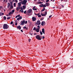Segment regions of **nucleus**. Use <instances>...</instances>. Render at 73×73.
<instances>
[{
    "instance_id": "obj_40",
    "label": "nucleus",
    "mask_w": 73,
    "mask_h": 73,
    "mask_svg": "<svg viewBox=\"0 0 73 73\" xmlns=\"http://www.w3.org/2000/svg\"><path fill=\"white\" fill-rule=\"evenodd\" d=\"M15 25L16 26H17V22H16Z\"/></svg>"
},
{
    "instance_id": "obj_20",
    "label": "nucleus",
    "mask_w": 73,
    "mask_h": 73,
    "mask_svg": "<svg viewBox=\"0 0 73 73\" xmlns=\"http://www.w3.org/2000/svg\"><path fill=\"white\" fill-rule=\"evenodd\" d=\"M13 14V13L12 12H9V13L8 15H11V14Z\"/></svg>"
},
{
    "instance_id": "obj_39",
    "label": "nucleus",
    "mask_w": 73,
    "mask_h": 73,
    "mask_svg": "<svg viewBox=\"0 0 73 73\" xmlns=\"http://www.w3.org/2000/svg\"><path fill=\"white\" fill-rule=\"evenodd\" d=\"M61 5V6H62V8H63L64 7V6L63 5Z\"/></svg>"
},
{
    "instance_id": "obj_21",
    "label": "nucleus",
    "mask_w": 73,
    "mask_h": 73,
    "mask_svg": "<svg viewBox=\"0 0 73 73\" xmlns=\"http://www.w3.org/2000/svg\"><path fill=\"white\" fill-rule=\"evenodd\" d=\"M45 10V7H43V8L42 10L41 11L42 12L44 11Z\"/></svg>"
},
{
    "instance_id": "obj_11",
    "label": "nucleus",
    "mask_w": 73,
    "mask_h": 73,
    "mask_svg": "<svg viewBox=\"0 0 73 73\" xmlns=\"http://www.w3.org/2000/svg\"><path fill=\"white\" fill-rule=\"evenodd\" d=\"M21 9V7L20 6H18V7H17L16 9L17 11H18L19 9Z\"/></svg>"
},
{
    "instance_id": "obj_63",
    "label": "nucleus",
    "mask_w": 73,
    "mask_h": 73,
    "mask_svg": "<svg viewBox=\"0 0 73 73\" xmlns=\"http://www.w3.org/2000/svg\"><path fill=\"white\" fill-rule=\"evenodd\" d=\"M14 26V24H13L12 25V26L13 27Z\"/></svg>"
},
{
    "instance_id": "obj_14",
    "label": "nucleus",
    "mask_w": 73,
    "mask_h": 73,
    "mask_svg": "<svg viewBox=\"0 0 73 73\" xmlns=\"http://www.w3.org/2000/svg\"><path fill=\"white\" fill-rule=\"evenodd\" d=\"M7 5H8V6H7V8H9V7L10 6H11V4H10V3H8Z\"/></svg>"
},
{
    "instance_id": "obj_44",
    "label": "nucleus",
    "mask_w": 73,
    "mask_h": 73,
    "mask_svg": "<svg viewBox=\"0 0 73 73\" xmlns=\"http://www.w3.org/2000/svg\"><path fill=\"white\" fill-rule=\"evenodd\" d=\"M3 8V7L0 6V9H2Z\"/></svg>"
},
{
    "instance_id": "obj_42",
    "label": "nucleus",
    "mask_w": 73,
    "mask_h": 73,
    "mask_svg": "<svg viewBox=\"0 0 73 73\" xmlns=\"http://www.w3.org/2000/svg\"><path fill=\"white\" fill-rule=\"evenodd\" d=\"M15 1L16 3H17L18 2V1L17 0H15Z\"/></svg>"
},
{
    "instance_id": "obj_32",
    "label": "nucleus",
    "mask_w": 73,
    "mask_h": 73,
    "mask_svg": "<svg viewBox=\"0 0 73 73\" xmlns=\"http://www.w3.org/2000/svg\"><path fill=\"white\" fill-rule=\"evenodd\" d=\"M14 5V7H16V3H14V4H13Z\"/></svg>"
},
{
    "instance_id": "obj_13",
    "label": "nucleus",
    "mask_w": 73,
    "mask_h": 73,
    "mask_svg": "<svg viewBox=\"0 0 73 73\" xmlns=\"http://www.w3.org/2000/svg\"><path fill=\"white\" fill-rule=\"evenodd\" d=\"M32 19V21H35L36 19V18L35 17H33Z\"/></svg>"
},
{
    "instance_id": "obj_48",
    "label": "nucleus",
    "mask_w": 73,
    "mask_h": 73,
    "mask_svg": "<svg viewBox=\"0 0 73 73\" xmlns=\"http://www.w3.org/2000/svg\"><path fill=\"white\" fill-rule=\"evenodd\" d=\"M44 38H45V37H44V36H42V39H44Z\"/></svg>"
},
{
    "instance_id": "obj_36",
    "label": "nucleus",
    "mask_w": 73,
    "mask_h": 73,
    "mask_svg": "<svg viewBox=\"0 0 73 73\" xmlns=\"http://www.w3.org/2000/svg\"><path fill=\"white\" fill-rule=\"evenodd\" d=\"M40 34L42 35L43 34V33L42 32H40Z\"/></svg>"
},
{
    "instance_id": "obj_17",
    "label": "nucleus",
    "mask_w": 73,
    "mask_h": 73,
    "mask_svg": "<svg viewBox=\"0 0 73 73\" xmlns=\"http://www.w3.org/2000/svg\"><path fill=\"white\" fill-rule=\"evenodd\" d=\"M45 31H44V29L43 28L42 29V32L44 34H45Z\"/></svg>"
},
{
    "instance_id": "obj_50",
    "label": "nucleus",
    "mask_w": 73,
    "mask_h": 73,
    "mask_svg": "<svg viewBox=\"0 0 73 73\" xmlns=\"http://www.w3.org/2000/svg\"><path fill=\"white\" fill-rule=\"evenodd\" d=\"M45 15H46L45 14H44L43 16H45Z\"/></svg>"
},
{
    "instance_id": "obj_27",
    "label": "nucleus",
    "mask_w": 73,
    "mask_h": 73,
    "mask_svg": "<svg viewBox=\"0 0 73 73\" xmlns=\"http://www.w3.org/2000/svg\"><path fill=\"white\" fill-rule=\"evenodd\" d=\"M3 18L5 20H6V16H4V17H3Z\"/></svg>"
},
{
    "instance_id": "obj_64",
    "label": "nucleus",
    "mask_w": 73,
    "mask_h": 73,
    "mask_svg": "<svg viewBox=\"0 0 73 73\" xmlns=\"http://www.w3.org/2000/svg\"><path fill=\"white\" fill-rule=\"evenodd\" d=\"M55 8V7H52V8H53L54 9Z\"/></svg>"
},
{
    "instance_id": "obj_60",
    "label": "nucleus",
    "mask_w": 73,
    "mask_h": 73,
    "mask_svg": "<svg viewBox=\"0 0 73 73\" xmlns=\"http://www.w3.org/2000/svg\"><path fill=\"white\" fill-rule=\"evenodd\" d=\"M18 17H17V16H16V17H15V18H17Z\"/></svg>"
},
{
    "instance_id": "obj_3",
    "label": "nucleus",
    "mask_w": 73,
    "mask_h": 73,
    "mask_svg": "<svg viewBox=\"0 0 73 73\" xmlns=\"http://www.w3.org/2000/svg\"><path fill=\"white\" fill-rule=\"evenodd\" d=\"M36 38L37 40H41L42 39V37H41V36L40 35H37L36 36Z\"/></svg>"
},
{
    "instance_id": "obj_10",
    "label": "nucleus",
    "mask_w": 73,
    "mask_h": 73,
    "mask_svg": "<svg viewBox=\"0 0 73 73\" xmlns=\"http://www.w3.org/2000/svg\"><path fill=\"white\" fill-rule=\"evenodd\" d=\"M23 8H21V10H24L26 8V7L24 5L23 6Z\"/></svg>"
},
{
    "instance_id": "obj_52",
    "label": "nucleus",
    "mask_w": 73,
    "mask_h": 73,
    "mask_svg": "<svg viewBox=\"0 0 73 73\" xmlns=\"http://www.w3.org/2000/svg\"><path fill=\"white\" fill-rule=\"evenodd\" d=\"M44 19V17H42V18H41V20H43Z\"/></svg>"
},
{
    "instance_id": "obj_15",
    "label": "nucleus",
    "mask_w": 73,
    "mask_h": 73,
    "mask_svg": "<svg viewBox=\"0 0 73 73\" xmlns=\"http://www.w3.org/2000/svg\"><path fill=\"white\" fill-rule=\"evenodd\" d=\"M17 28L20 30L21 29V27H20V25H19L17 27Z\"/></svg>"
},
{
    "instance_id": "obj_55",
    "label": "nucleus",
    "mask_w": 73,
    "mask_h": 73,
    "mask_svg": "<svg viewBox=\"0 0 73 73\" xmlns=\"http://www.w3.org/2000/svg\"><path fill=\"white\" fill-rule=\"evenodd\" d=\"M21 31L22 32H23V30H21Z\"/></svg>"
},
{
    "instance_id": "obj_8",
    "label": "nucleus",
    "mask_w": 73,
    "mask_h": 73,
    "mask_svg": "<svg viewBox=\"0 0 73 73\" xmlns=\"http://www.w3.org/2000/svg\"><path fill=\"white\" fill-rule=\"evenodd\" d=\"M21 24L20 25H23L25 24V21L24 20L23 21H21Z\"/></svg>"
},
{
    "instance_id": "obj_28",
    "label": "nucleus",
    "mask_w": 73,
    "mask_h": 73,
    "mask_svg": "<svg viewBox=\"0 0 73 73\" xmlns=\"http://www.w3.org/2000/svg\"><path fill=\"white\" fill-rule=\"evenodd\" d=\"M37 29H36V27H34V30L35 31H36V30Z\"/></svg>"
},
{
    "instance_id": "obj_16",
    "label": "nucleus",
    "mask_w": 73,
    "mask_h": 73,
    "mask_svg": "<svg viewBox=\"0 0 73 73\" xmlns=\"http://www.w3.org/2000/svg\"><path fill=\"white\" fill-rule=\"evenodd\" d=\"M46 6L47 7H48L49 5H50V3H46Z\"/></svg>"
},
{
    "instance_id": "obj_58",
    "label": "nucleus",
    "mask_w": 73,
    "mask_h": 73,
    "mask_svg": "<svg viewBox=\"0 0 73 73\" xmlns=\"http://www.w3.org/2000/svg\"><path fill=\"white\" fill-rule=\"evenodd\" d=\"M35 15L37 16V14H36V13H35Z\"/></svg>"
},
{
    "instance_id": "obj_9",
    "label": "nucleus",
    "mask_w": 73,
    "mask_h": 73,
    "mask_svg": "<svg viewBox=\"0 0 73 73\" xmlns=\"http://www.w3.org/2000/svg\"><path fill=\"white\" fill-rule=\"evenodd\" d=\"M22 16H20L19 17H18L17 19V20H18V21H19V19H22Z\"/></svg>"
},
{
    "instance_id": "obj_29",
    "label": "nucleus",
    "mask_w": 73,
    "mask_h": 73,
    "mask_svg": "<svg viewBox=\"0 0 73 73\" xmlns=\"http://www.w3.org/2000/svg\"><path fill=\"white\" fill-rule=\"evenodd\" d=\"M13 21H11V22L10 24H11V25H12V24H13Z\"/></svg>"
},
{
    "instance_id": "obj_53",
    "label": "nucleus",
    "mask_w": 73,
    "mask_h": 73,
    "mask_svg": "<svg viewBox=\"0 0 73 73\" xmlns=\"http://www.w3.org/2000/svg\"><path fill=\"white\" fill-rule=\"evenodd\" d=\"M40 14H41V15L42 16H43V14L41 13Z\"/></svg>"
},
{
    "instance_id": "obj_4",
    "label": "nucleus",
    "mask_w": 73,
    "mask_h": 73,
    "mask_svg": "<svg viewBox=\"0 0 73 73\" xmlns=\"http://www.w3.org/2000/svg\"><path fill=\"white\" fill-rule=\"evenodd\" d=\"M27 0H23L22 1L20 2L21 3H22L23 5H26V3L27 2Z\"/></svg>"
},
{
    "instance_id": "obj_24",
    "label": "nucleus",
    "mask_w": 73,
    "mask_h": 73,
    "mask_svg": "<svg viewBox=\"0 0 73 73\" xmlns=\"http://www.w3.org/2000/svg\"><path fill=\"white\" fill-rule=\"evenodd\" d=\"M38 3L39 4H42L43 3V2H40L39 1L38 2Z\"/></svg>"
},
{
    "instance_id": "obj_56",
    "label": "nucleus",
    "mask_w": 73,
    "mask_h": 73,
    "mask_svg": "<svg viewBox=\"0 0 73 73\" xmlns=\"http://www.w3.org/2000/svg\"><path fill=\"white\" fill-rule=\"evenodd\" d=\"M40 15V13H38V14H37V16H38L39 15Z\"/></svg>"
},
{
    "instance_id": "obj_41",
    "label": "nucleus",
    "mask_w": 73,
    "mask_h": 73,
    "mask_svg": "<svg viewBox=\"0 0 73 73\" xmlns=\"http://www.w3.org/2000/svg\"><path fill=\"white\" fill-rule=\"evenodd\" d=\"M25 23L26 24H27V21H25Z\"/></svg>"
},
{
    "instance_id": "obj_51",
    "label": "nucleus",
    "mask_w": 73,
    "mask_h": 73,
    "mask_svg": "<svg viewBox=\"0 0 73 73\" xmlns=\"http://www.w3.org/2000/svg\"><path fill=\"white\" fill-rule=\"evenodd\" d=\"M51 1H52L53 2H54V0H50Z\"/></svg>"
},
{
    "instance_id": "obj_61",
    "label": "nucleus",
    "mask_w": 73,
    "mask_h": 73,
    "mask_svg": "<svg viewBox=\"0 0 73 73\" xmlns=\"http://www.w3.org/2000/svg\"><path fill=\"white\" fill-rule=\"evenodd\" d=\"M31 36H33V34H31Z\"/></svg>"
},
{
    "instance_id": "obj_7",
    "label": "nucleus",
    "mask_w": 73,
    "mask_h": 73,
    "mask_svg": "<svg viewBox=\"0 0 73 73\" xmlns=\"http://www.w3.org/2000/svg\"><path fill=\"white\" fill-rule=\"evenodd\" d=\"M36 23L38 25H39L41 23L40 22V20L37 21Z\"/></svg>"
},
{
    "instance_id": "obj_59",
    "label": "nucleus",
    "mask_w": 73,
    "mask_h": 73,
    "mask_svg": "<svg viewBox=\"0 0 73 73\" xmlns=\"http://www.w3.org/2000/svg\"><path fill=\"white\" fill-rule=\"evenodd\" d=\"M15 2V1L14 0H13V1H12V2Z\"/></svg>"
},
{
    "instance_id": "obj_33",
    "label": "nucleus",
    "mask_w": 73,
    "mask_h": 73,
    "mask_svg": "<svg viewBox=\"0 0 73 73\" xmlns=\"http://www.w3.org/2000/svg\"><path fill=\"white\" fill-rule=\"evenodd\" d=\"M15 10H12V12L13 13H14L15 12Z\"/></svg>"
},
{
    "instance_id": "obj_1",
    "label": "nucleus",
    "mask_w": 73,
    "mask_h": 73,
    "mask_svg": "<svg viewBox=\"0 0 73 73\" xmlns=\"http://www.w3.org/2000/svg\"><path fill=\"white\" fill-rule=\"evenodd\" d=\"M32 9H29L28 10L27 12H26L27 14L29 16H31L32 15Z\"/></svg>"
},
{
    "instance_id": "obj_6",
    "label": "nucleus",
    "mask_w": 73,
    "mask_h": 73,
    "mask_svg": "<svg viewBox=\"0 0 73 73\" xmlns=\"http://www.w3.org/2000/svg\"><path fill=\"white\" fill-rule=\"evenodd\" d=\"M10 3L11 4V7L9 8V9H10V10H11V9H13V3H13V2H10Z\"/></svg>"
},
{
    "instance_id": "obj_43",
    "label": "nucleus",
    "mask_w": 73,
    "mask_h": 73,
    "mask_svg": "<svg viewBox=\"0 0 73 73\" xmlns=\"http://www.w3.org/2000/svg\"><path fill=\"white\" fill-rule=\"evenodd\" d=\"M26 11H24V13H25V14H26Z\"/></svg>"
},
{
    "instance_id": "obj_31",
    "label": "nucleus",
    "mask_w": 73,
    "mask_h": 73,
    "mask_svg": "<svg viewBox=\"0 0 73 73\" xmlns=\"http://www.w3.org/2000/svg\"><path fill=\"white\" fill-rule=\"evenodd\" d=\"M11 18V17H9L7 18V19H9Z\"/></svg>"
},
{
    "instance_id": "obj_18",
    "label": "nucleus",
    "mask_w": 73,
    "mask_h": 73,
    "mask_svg": "<svg viewBox=\"0 0 73 73\" xmlns=\"http://www.w3.org/2000/svg\"><path fill=\"white\" fill-rule=\"evenodd\" d=\"M23 29H26L27 30H28V28L27 27H26L25 26L24 27H23Z\"/></svg>"
},
{
    "instance_id": "obj_57",
    "label": "nucleus",
    "mask_w": 73,
    "mask_h": 73,
    "mask_svg": "<svg viewBox=\"0 0 73 73\" xmlns=\"http://www.w3.org/2000/svg\"><path fill=\"white\" fill-rule=\"evenodd\" d=\"M2 15H4V13H2Z\"/></svg>"
},
{
    "instance_id": "obj_45",
    "label": "nucleus",
    "mask_w": 73,
    "mask_h": 73,
    "mask_svg": "<svg viewBox=\"0 0 73 73\" xmlns=\"http://www.w3.org/2000/svg\"><path fill=\"white\" fill-rule=\"evenodd\" d=\"M17 16V17H20V14H19V15H18Z\"/></svg>"
},
{
    "instance_id": "obj_12",
    "label": "nucleus",
    "mask_w": 73,
    "mask_h": 73,
    "mask_svg": "<svg viewBox=\"0 0 73 73\" xmlns=\"http://www.w3.org/2000/svg\"><path fill=\"white\" fill-rule=\"evenodd\" d=\"M45 22L44 21H42L41 23V25L42 26H43L44 25H45Z\"/></svg>"
},
{
    "instance_id": "obj_62",
    "label": "nucleus",
    "mask_w": 73,
    "mask_h": 73,
    "mask_svg": "<svg viewBox=\"0 0 73 73\" xmlns=\"http://www.w3.org/2000/svg\"><path fill=\"white\" fill-rule=\"evenodd\" d=\"M6 16H9V15H8V14H7V15H6Z\"/></svg>"
},
{
    "instance_id": "obj_30",
    "label": "nucleus",
    "mask_w": 73,
    "mask_h": 73,
    "mask_svg": "<svg viewBox=\"0 0 73 73\" xmlns=\"http://www.w3.org/2000/svg\"><path fill=\"white\" fill-rule=\"evenodd\" d=\"M45 14L46 15L47 14V11H45Z\"/></svg>"
},
{
    "instance_id": "obj_47",
    "label": "nucleus",
    "mask_w": 73,
    "mask_h": 73,
    "mask_svg": "<svg viewBox=\"0 0 73 73\" xmlns=\"http://www.w3.org/2000/svg\"><path fill=\"white\" fill-rule=\"evenodd\" d=\"M28 40H29V42L31 41V39H29Z\"/></svg>"
},
{
    "instance_id": "obj_2",
    "label": "nucleus",
    "mask_w": 73,
    "mask_h": 73,
    "mask_svg": "<svg viewBox=\"0 0 73 73\" xmlns=\"http://www.w3.org/2000/svg\"><path fill=\"white\" fill-rule=\"evenodd\" d=\"M9 26L7 24H4L3 25V29H7L9 28Z\"/></svg>"
},
{
    "instance_id": "obj_46",
    "label": "nucleus",
    "mask_w": 73,
    "mask_h": 73,
    "mask_svg": "<svg viewBox=\"0 0 73 73\" xmlns=\"http://www.w3.org/2000/svg\"><path fill=\"white\" fill-rule=\"evenodd\" d=\"M28 23H31L30 21H29V20H28Z\"/></svg>"
},
{
    "instance_id": "obj_19",
    "label": "nucleus",
    "mask_w": 73,
    "mask_h": 73,
    "mask_svg": "<svg viewBox=\"0 0 73 73\" xmlns=\"http://www.w3.org/2000/svg\"><path fill=\"white\" fill-rule=\"evenodd\" d=\"M37 9H36L35 8V6H34V7H33V10H37Z\"/></svg>"
},
{
    "instance_id": "obj_23",
    "label": "nucleus",
    "mask_w": 73,
    "mask_h": 73,
    "mask_svg": "<svg viewBox=\"0 0 73 73\" xmlns=\"http://www.w3.org/2000/svg\"><path fill=\"white\" fill-rule=\"evenodd\" d=\"M21 3H20V2L19 3H18V6H21Z\"/></svg>"
},
{
    "instance_id": "obj_26",
    "label": "nucleus",
    "mask_w": 73,
    "mask_h": 73,
    "mask_svg": "<svg viewBox=\"0 0 73 73\" xmlns=\"http://www.w3.org/2000/svg\"><path fill=\"white\" fill-rule=\"evenodd\" d=\"M46 5H45V4H44V5H43V7H44V8L46 7Z\"/></svg>"
},
{
    "instance_id": "obj_5",
    "label": "nucleus",
    "mask_w": 73,
    "mask_h": 73,
    "mask_svg": "<svg viewBox=\"0 0 73 73\" xmlns=\"http://www.w3.org/2000/svg\"><path fill=\"white\" fill-rule=\"evenodd\" d=\"M37 28H37L36 29V32H39V29H40V25L37 26Z\"/></svg>"
},
{
    "instance_id": "obj_25",
    "label": "nucleus",
    "mask_w": 73,
    "mask_h": 73,
    "mask_svg": "<svg viewBox=\"0 0 73 73\" xmlns=\"http://www.w3.org/2000/svg\"><path fill=\"white\" fill-rule=\"evenodd\" d=\"M19 12H21L22 13H24V11L23 10H20V11Z\"/></svg>"
},
{
    "instance_id": "obj_49",
    "label": "nucleus",
    "mask_w": 73,
    "mask_h": 73,
    "mask_svg": "<svg viewBox=\"0 0 73 73\" xmlns=\"http://www.w3.org/2000/svg\"><path fill=\"white\" fill-rule=\"evenodd\" d=\"M52 15H50V16H49V18H51L52 17Z\"/></svg>"
},
{
    "instance_id": "obj_22",
    "label": "nucleus",
    "mask_w": 73,
    "mask_h": 73,
    "mask_svg": "<svg viewBox=\"0 0 73 73\" xmlns=\"http://www.w3.org/2000/svg\"><path fill=\"white\" fill-rule=\"evenodd\" d=\"M43 4H40L39 5V7H43Z\"/></svg>"
},
{
    "instance_id": "obj_37",
    "label": "nucleus",
    "mask_w": 73,
    "mask_h": 73,
    "mask_svg": "<svg viewBox=\"0 0 73 73\" xmlns=\"http://www.w3.org/2000/svg\"><path fill=\"white\" fill-rule=\"evenodd\" d=\"M38 17H41V15H39L38 16Z\"/></svg>"
},
{
    "instance_id": "obj_54",
    "label": "nucleus",
    "mask_w": 73,
    "mask_h": 73,
    "mask_svg": "<svg viewBox=\"0 0 73 73\" xmlns=\"http://www.w3.org/2000/svg\"><path fill=\"white\" fill-rule=\"evenodd\" d=\"M62 9V7H59V9Z\"/></svg>"
},
{
    "instance_id": "obj_38",
    "label": "nucleus",
    "mask_w": 73,
    "mask_h": 73,
    "mask_svg": "<svg viewBox=\"0 0 73 73\" xmlns=\"http://www.w3.org/2000/svg\"><path fill=\"white\" fill-rule=\"evenodd\" d=\"M2 13H0V16H2Z\"/></svg>"
},
{
    "instance_id": "obj_35",
    "label": "nucleus",
    "mask_w": 73,
    "mask_h": 73,
    "mask_svg": "<svg viewBox=\"0 0 73 73\" xmlns=\"http://www.w3.org/2000/svg\"><path fill=\"white\" fill-rule=\"evenodd\" d=\"M49 1V0H47L46 1V3H47Z\"/></svg>"
},
{
    "instance_id": "obj_34",
    "label": "nucleus",
    "mask_w": 73,
    "mask_h": 73,
    "mask_svg": "<svg viewBox=\"0 0 73 73\" xmlns=\"http://www.w3.org/2000/svg\"><path fill=\"white\" fill-rule=\"evenodd\" d=\"M4 1L6 3L7 2V1H7V0H4Z\"/></svg>"
}]
</instances>
